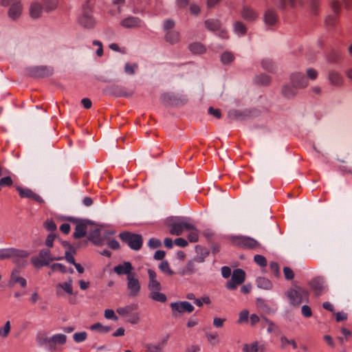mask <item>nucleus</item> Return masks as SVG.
<instances>
[{"label":"nucleus","mask_w":352,"mask_h":352,"mask_svg":"<svg viewBox=\"0 0 352 352\" xmlns=\"http://www.w3.org/2000/svg\"><path fill=\"white\" fill-rule=\"evenodd\" d=\"M10 330V321H8L6 323V324L4 325L3 328L0 330V335L2 337L5 338L8 335Z\"/></svg>","instance_id":"nucleus-63"},{"label":"nucleus","mask_w":352,"mask_h":352,"mask_svg":"<svg viewBox=\"0 0 352 352\" xmlns=\"http://www.w3.org/2000/svg\"><path fill=\"white\" fill-rule=\"evenodd\" d=\"M120 24L125 28H133L141 25V20L138 17L129 16L122 20Z\"/></svg>","instance_id":"nucleus-26"},{"label":"nucleus","mask_w":352,"mask_h":352,"mask_svg":"<svg viewBox=\"0 0 352 352\" xmlns=\"http://www.w3.org/2000/svg\"><path fill=\"white\" fill-rule=\"evenodd\" d=\"M328 78L331 84L333 86L340 87L343 84L344 78L341 74L337 71H329Z\"/></svg>","instance_id":"nucleus-24"},{"label":"nucleus","mask_w":352,"mask_h":352,"mask_svg":"<svg viewBox=\"0 0 352 352\" xmlns=\"http://www.w3.org/2000/svg\"><path fill=\"white\" fill-rule=\"evenodd\" d=\"M74 254H74V252L72 251H66L65 254L66 261L72 265H74V263H76L74 257Z\"/></svg>","instance_id":"nucleus-64"},{"label":"nucleus","mask_w":352,"mask_h":352,"mask_svg":"<svg viewBox=\"0 0 352 352\" xmlns=\"http://www.w3.org/2000/svg\"><path fill=\"white\" fill-rule=\"evenodd\" d=\"M254 82L260 85H268L271 82V78L267 74H258L254 78Z\"/></svg>","instance_id":"nucleus-34"},{"label":"nucleus","mask_w":352,"mask_h":352,"mask_svg":"<svg viewBox=\"0 0 352 352\" xmlns=\"http://www.w3.org/2000/svg\"><path fill=\"white\" fill-rule=\"evenodd\" d=\"M127 287L130 291V295L136 296L138 294L140 285L138 278H135V274L129 275L127 277Z\"/></svg>","instance_id":"nucleus-19"},{"label":"nucleus","mask_w":352,"mask_h":352,"mask_svg":"<svg viewBox=\"0 0 352 352\" xmlns=\"http://www.w3.org/2000/svg\"><path fill=\"white\" fill-rule=\"evenodd\" d=\"M261 66L262 67L270 72H273L276 68L274 63L270 58H263L261 60Z\"/></svg>","instance_id":"nucleus-38"},{"label":"nucleus","mask_w":352,"mask_h":352,"mask_svg":"<svg viewBox=\"0 0 352 352\" xmlns=\"http://www.w3.org/2000/svg\"><path fill=\"white\" fill-rule=\"evenodd\" d=\"M159 268L165 274L170 275L173 274V272L170 269L169 264L166 261H162L159 265Z\"/></svg>","instance_id":"nucleus-48"},{"label":"nucleus","mask_w":352,"mask_h":352,"mask_svg":"<svg viewBox=\"0 0 352 352\" xmlns=\"http://www.w3.org/2000/svg\"><path fill=\"white\" fill-rule=\"evenodd\" d=\"M256 284L259 288L264 289H270L272 287L271 281L264 277H259L256 279Z\"/></svg>","instance_id":"nucleus-37"},{"label":"nucleus","mask_w":352,"mask_h":352,"mask_svg":"<svg viewBox=\"0 0 352 352\" xmlns=\"http://www.w3.org/2000/svg\"><path fill=\"white\" fill-rule=\"evenodd\" d=\"M243 351L245 352H263V349L258 346L257 342H255L244 344Z\"/></svg>","instance_id":"nucleus-39"},{"label":"nucleus","mask_w":352,"mask_h":352,"mask_svg":"<svg viewBox=\"0 0 352 352\" xmlns=\"http://www.w3.org/2000/svg\"><path fill=\"white\" fill-rule=\"evenodd\" d=\"M164 39L170 44H175L179 41V34L177 31H168L166 32Z\"/></svg>","instance_id":"nucleus-32"},{"label":"nucleus","mask_w":352,"mask_h":352,"mask_svg":"<svg viewBox=\"0 0 352 352\" xmlns=\"http://www.w3.org/2000/svg\"><path fill=\"white\" fill-rule=\"evenodd\" d=\"M43 5L47 12H51L57 7L58 0H43Z\"/></svg>","instance_id":"nucleus-42"},{"label":"nucleus","mask_w":352,"mask_h":352,"mask_svg":"<svg viewBox=\"0 0 352 352\" xmlns=\"http://www.w3.org/2000/svg\"><path fill=\"white\" fill-rule=\"evenodd\" d=\"M189 232L188 234V239L190 242H197L199 239V232L198 230L193 226V228L188 230Z\"/></svg>","instance_id":"nucleus-44"},{"label":"nucleus","mask_w":352,"mask_h":352,"mask_svg":"<svg viewBox=\"0 0 352 352\" xmlns=\"http://www.w3.org/2000/svg\"><path fill=\"white\" fill-rule=\"evenodd\" d=\"M12 184V179L10 176L4 177L0 179V186L1 187L11 186Z\"/></svg>","instance_id":"nucleus-53"},{"label":"nucleus","mask_w":352,"mask_h":352,"mask_svg":"<svg viewBox=\"0 0 352 352\" xmlns=\"http://www.w3.org/2000/svg\"><path fill=\"white\" fill-rule=\"evenodd\" d=\"M90 329L91 330H99L102 332H109L111 330V328L108 326H102L100 323L97 322L91 326Z\"/></svg>","instance_id":"nucleus-50"},{"label":"nucleus","mask_w":352,"mask_h":352,"mask_svg":"<svg viewBox=\"0 0 352 352\" xmlns=\"http://www.w3.org/2000/svg\"><path fill=\"white\" fill-rule=\"evenodd\" d=\"M245 278V272L239 268L235 269L232 274L231 279L226 284V287L230 290H234L244 282Z\"/></svg>","instance_id":"nucleus-8"},{"label":"nucleus","mask_w":352,"mask_h":352,"mask_svg":"<svg viewBox=\"0 0 352 352\" xmlns=\"http://www.w3.org/2000/svg\"><path fill=\"white\" fill-rule=\"evenodd\" d=\"M104 92L107 95L113 96L116 97H122L127 96L125 89L117 85H112L106 87L104 89Z\"/></svg>","instance_id":"nucleus-18"},{"label":"nucleus","mask_w":352,"mask_h":352,"mask_svg":"<svg viewBox=\"0 0 352 352\" xmlns=\"http://www.w3.org/2000/svg\"><path fill=\"white\" fill-rule=\"evenodd\" d=\"M246 25L240 21H236L233 23V32L238 36H243L247 32Z\"/></svg>","instance_id":"nucleus-30"},{"label":"nucleus","mask_w":352,"mask_h":352,"mask_svg":"<svg viewBox=\"0 0 352 352\" xmlns=\"http://www.w3.org/2000/svg\"><path fill=\"white\" fill-rule=\"evenodd\" d=\"M42 12V6L39 3L34 2L30 6V15L33 18H38Z\"/></svg>","instance_id":"nucleus-35"},{"label":"nucleus","mask_w":352,"mask_h":352,"mask_svg":"<svg viewBox=\"0 0 352 352\" xmlns=\"http://www.w3.org/2000/svg\"><path fill=\"white\" fill-rule=\"evenodd\" d=\"M87 338L86 332L76 333L74 335V339L76 342L84 341Z\"/></svg>","instance_id":"nucleus-61"},{"label":"nucleus","mask_w":352,"mask_h":352,"mask_svg":"<svg viewBox=\"0 0 352 352\" xmlns=\"http://www.w3.org/2000/svg\"><path fill=\"white\" fill-rule=\"evenodd\" d=\"M31 262L36 268H41L43 266L49 265L47 262L43 261L39 256L32 257L31 258Z\"/></svg>","instance_id":"nucleus-47"},{"label":"nucleus","mask_w":352,"mask_h":352,"mask_svg":"<svg viewBox=\"0 0 352 352\" xmlns=\"http://www.w3.org/2000/svg\"><path fill=\"white\" fill-rule=\"evenodd\" d=\"M72 279L71 278H69L68 281L65 282L63 283H58L56 285V294L58 296H62L64 294V292H66L68 294H73V289H72Z\"/></svg>","instance_id":"nucleus-23"},{"label":"nucleus","mask_w":352,"mask_h":352,"mask_svg":"<svg viewBox=\"0 0 352 352\" xmlns=\"http://www.w3.org/2000/svg\"><path fill=\"white\" fill-rule=\"evenodd\" d=\"M234 59L232 53L230 52H224L221 56V60L223 65H228L231 63Z\"/></svg>","instance_id":"nucleus-41"},{"label":"nucleus","mask_w":352,"mask_h":352,"mask_svg":"<svg viewBox=\"0 0 352 352\" xmlns=\"http://www.w3.org/2000/svg\"><path fill=\"white\" fill-rule=\"evenodd\" d=\"M20 272L19 270H14L10 275L9 280V286L13 287L15 284L19 283L21 287H25L27 285L26 280L20 276Z\"/></svg>","instance_id":"nucleus-21"},{"label":"nucleus","mask_w":352,"mask_h":352,"mask_svg":"<svg viewBox=\"0 0 352 352\" xmlns=\"http://www.w3.org/2000/svg\"><path fill=\"white\" fill-rule=\"evenodd\" d=\"M38 256L44 261L47 262L48 265L54 260H59L60 258L52 257L51 252L48 249H42L38 254Z\"/></svg>","instance_id":"nucleus-33"},{"label":"nucleus","mask_w":352,"mask_h":352,"mask_svg":"<svg viewBox=\"0 0 352 352\" xmlns=\"http://www.w3.org/2000/svg\"><path fill=\"white\" fill-rule=\"evenodd\" d=\"M54 69L51 67L45 65L34 66L26 69V74L34 78H45L51 76Z\"/></svg>","instance_id":"nucleus-7"},{"label":"nucleus","mask_w":352,"mask_h":352,"mask_svg":"<svg viewBox=\"0 0 352 352\" xmlns=\"http://www.w3.org/2000/svg\"><path fill=\"white\" fill-rule=\"evenodd\" d=\"M254 261L261 267H265L267 265L266 258L260 254H256L254 257Z\"/></svg>","instance_id":"nucleus-52"},{"label":"nucleus","mask_w":352,"mask_h":352,"mask_svg":"<svg viewBox=\"0 0 352 352\" xmlns=\"http://www.w3.org/2000/svg\"><path fill=\"white\" fill-rule=\"evenodd\" d=\"M151 298L158 302H165L166 300V296L165 294L159 292L158 291H153L150 294Z\"/></svg>","instance_id":"nucleus-43"},{"label":"nucleus","mask_w":352,"mask_h":352,"mask_svg":"<svg viewBox=\"0 0 352 352\" xmlns=\"http://www.w3.org/2000/svg\"><path fill=\"white\" fill-rule=\"evenodd\" d=\"M165 343V340L162 341L160 344L155 346L152 344L146 345L148 352H162V347Z\"/></svg>","instance_id":"nucleus-49"},{"label":"nucleus","mask_w":352,"mask_h":352,"mask_svg":"<svg viewBox=\"0 0 352 352\" xmlns=\"http://www.w3.org/2000/svg\"><path fill=\"white\" fill-rule=\"evenodd\" d=\"M249 312L247 310H243L239 314V322L243 323L248 321Z\"/></svg>","instance_id":"nucleus-59"},{"label":"nucleus","mask_w":352,"mask_h":352,"mask_svg":"<svg viewBox=\"0 0 352 352\" xmlns=\"http://www.w3.org/2000/svg\"><path fill=\"white\" fill-rule=\"evenodd\" d=\"M1 5L3 7H10L8 16L13 20L19 18L22 12V6L20 0H1Z\"/></svg>","instance_id":"nucleus-6"},{"label":"nucleus","mask_w":352,"mask_h":352,"mask_svg":"<svg viewBox=\"0 0 352 352\" xmlns=\"http://www.w3.org/2000/svg\"><path fill=\"white\" fill-rule=\"evenodd\" d=\"M228 118L232 120L244 121L251 117V113L248 109H231L228 113Z\"/></svg>","instance_id":"nucleus-14"},{"label":"nucleus","mask_w":352,"mask_h":352,"mask_svg":"<svg viewBox=\"0 0 352 352\" xmlns=\"http://www.w3.org/2000/svg\"><path fill=\"white\" fill-rule=\"evenodd\" d=\"M120 238L133 250H139L142 246V237L140 234L124 232L120 234Z\"/></svg>","instance_id":"nucleus-5"},{"label":"nucleus","mask_w":352,"mask_h":352,"mask_svg":"<svg viewBox=\"0 0 352 352\" xmlns=\"http://www.w3.org/2000/svg\"><path fill=\"white\" fill-rule=\"evenodd\" d=\"M170 308H194V307L188 301H182L172 302Z\"/></svg>","instance_id":"nucleus-46"},{"label":"nucleus","mask_w":352,"mask_h":352,"mask_svg":"<svg viewBox=\"0 0 352 352\" xmlns=\"http://www.w3.org/2000/svg\"><path fill=\"white\" fill-rule=\"evenodd\" d=\"M52 342L54 343H58L60 344H63L66 342V336L63 334H58L54 336L52 338Z\"/></svg>","instance_id":"nucleus-51"},{"label":"nucleus","mask_w":352,"mask_h":352,"mask_svg":"<svg viewBox=\"0 0 352 352\" xmlns=\"http://www.w3.org/2000/svg\"><path fill=\"white\" fill-rule=\"evenodd\" d=\"M233 242L234 244L247 249H256L260 246L259 243L253 238L244 236L234 237Z\"/></svg>","instance_id":"nucleus-10"},{"label":"nucleus","mask_w":352,"mask_h":352,"mask_svg":"<svg viewBox=\"0 0 352 352\" xmlns=\"http://www.w3.org/2000/svg\"><path fill=\"white\" fill-rule=\"evenodd\" d=\"M188 48L192 53L195 54H201L206 52V47L200 43H192Z\"/></svg>","instance_id":"nucleus-36"},{"label":"nucleus","mask_w":352,"mask_h":352,"mask_svg":"<svg viewBox=\"0 0 352 352\" xmlns=\"http://www.w3.org/2000/svg\"><path fill=\"white\" fill-rule=\"evenodd\" d=\"M148 286L152 292H156L160 289V284L156 279L150 280Z\"/></svg>","instance_id":"nucleus-62"},{"label":"nucleus","mask_w":352,"mask_h":352,"mask_svg":"<svg viewBox=\"0 0 352 352\" xmlns=\"http://www.w3.org/2000/svg\"><path fill=\"white\" fill-rule=\"evenodd\" d=\"M51 269L52 271L59 270L62 273H65L67 272V267L64 265L58 263L52 264L51 265Z\"/></svg>","instance_id":"nucleus-55"},{"label":"nucleus","mask_w":352,"mask_h":352,"mask_svg":"<svg viewBox=\"0 0 352 352\" xmlns=\"http://www.w3.org/2000/svg\"><path fill=\"white\" fill-rule=\"evenodd\" d=\"M165 224L170 228V233L179 236L184 230L193 228V226L187 221L184 217H169L165 221Z\"/></svg>","instance_id":"nucleus-1"},{"label":"nucleus","mask_w":352,"mask_h":352,"mask_svg":"<svg viewBox=\"0 0 352 352\" xmlns=\"http://www.w3.org/2000/svg\"><path fill=\"white\" fill-rule=\"evenodd\" d=\"M330 6L333 14L328 16L325 20V22L328 26L333 27L336 23L340 12V5L339 0H331Z\"/></svg>","instance_id":"nucleus-11"},{"label":"nucleus","mask_w":352,"mask_h":352,"mask_svg":"<svg viewBox=\"0 0 352 352\" xmlns=\"http://www.w3.org/2000/svg\"><path fill=\"white\" fill-rule=\"evenodd\" d=\"M323 284V279L320 277H317L313 279L309 283L310 287L313 290H314L316 295H320L321 294V292L324 288Z\"/></svg>","instance_id":"nucleus-27"},{"label":"nucleus","mask_w":352,"mask_h":352,"mask_svg":"<svg viewBox=\"0 0 352 352\" xmlns=\"http://www.w3.org/2000/svg\"><path fill=\"white\" fill-rule=\"evenodd\" d=\"M138 67V65L137 63L131 65L130 63H126L124 65V72L128 75H134Z\"/></svg>","instance_id":"nucleus-45"},{"label":"nucleus","mask_w":352,"mask_h":352,"mask_svg":"<svg viewBox=\"0 0 352 352\" xmlns=\"http://www.w3.org/2000/svg\"><path fill=\"white\" fill-rule=\"evenodd\" d=\"M291 82L298 89H304L309 85L307 78L300 72H294L290 76Z\"/></svg>","instance_id":"nucleus-13"},{"label":"nucleus","mask_w":352,"mask_h":352,"mask_svg":"<svg viewBox=\"0 0 352 352\" xmlns=\"http://www.w3.org/2000/svg\"><path fill=\"white\" fill-rule=\"evenodd\" d=\"M197 255L194 258V261L197 263H202L204 261V259L208 256L209 251L208 249L197 247L196 248Z\"/></svg>","instance_id":"nucleus-29"},{"label":"nucleus","mask_w":352,"mask_h":352,"mask_svg":"<svg viewBox=\"0 0 352 352\" xmlns=\"http://www.w3.org/2000/svg\"><path fill=\"white\" fill-rule=\"evenodd\" d=\"M148 246L152 249L160 248L162 245L161 241L155 238L149 239L148 243Z\"/></svg>","instance_id":"nucleus-54"},{"label":"nucleus","mask_w":352,"mask_h":352,"mask_svg":"<svg viewBox=\"0 0 352 352\" xmlns=\"http://www.w3.org/2000/svg\"><path fill=\"white\" fill-rule=\"evenodd\" d=\"M287 295L291 304L294 306H298L307 300L309 297V292L300 287L294 285L287 292Z\"/></svg>","instance_id":"nucleus-3"},{"label":"nucleus","mask_w":352,"mask_h":352,"mask_svg":"<svg viewBox=\"0 0 352 352\" xmlns=\"http://www.w3.org/2000/svg\"><path fill=\"white\" fill-rule=\"evenodd\" d=\"M206 28L212 32H217L221 27V23L217 19H208L205 21Z\"/></svg>","instance_id":"nucleus-31"},{"label":"nucleus","mask_w":352,"mask_h":352,"mask_svg":"<svg viewBox=\"0 0 352 352\" xmlns=\"http://www.w3.org/2000/svg\"><path fill=\"white\" fill-rule=\"evenodd\" d=\"M283 273H284L285 278L287 280H292L294 277V272L289 267H284Z\"/></svg>","instance_id":"nucleus-57"},{"label":"nucleus","mask_w":352,"mask_h":352,"mask_svg":"<svg viewBox=\"0 0 352 352\" xmlns=\"http://www.w3.org/2000/svg\"><path fill=\"white\" fill-rule=\"evenodd\" d=\"M263 20L266 28L272 30L278 22V16L274 9L268 8L263 13Z\"/></svg>","instance_id":"nucleus-9"},{"label":"nucleus","mask_w":352,"mask_h":352,"mask_svg":"<svg viewBox=\"0 0 352 352\" xmlns=\"http://www.w3.org/2000/svg\"><path fill=\"white\" fill-rule=\"evenodd\" d=\"M78 22L81 27L85 29H93L96 26V21L87 3L83 6L82 12L78 17Z\"/></svg>","instance_id":"nucleus-4"},{"label":"nucleus","mask_w":352,"mask_h":352,"mask_svg":"<svg viewBox=\"0 0 352 352\" xmlns=\"http://www.w3.org/2000/svg\"><path fill=\"white\" fill-rule=\"evenodd\" d=\"M160 100L165 106L178 107L186 104L188 98L184 94L167 92L161 95Z\"/></svg>","instance_id":"nucleus-2"},{"label":"nucleus","mask_w":352,"mask_h":352,"mask_svg":"<svg viewBox=\"0 0 352 352\" xmlns=\"http://www.w3.org/2000/svg\"><path fill=\"white\" fill-rule=\"evenodd\" d=\"M175 27V22L171 19H166L164 22L163 28L166 32L172 31L171 30Z\"/></svg>","instance_id":"nucleus-56"},{"label":"nucleus","mask_w":352,"mask_h":352,"mask_svg":"<svg viewBox=\"0 0 352 352\" xmlns=\"http://www.w3.org/2000/svg\"><path fill=\"white\" fill-rule=\"evenodd\" d=\"M118 313L131 324H135L139 321V314L133 311V309H118Z\"/></svg>","instance_id":"nucleus-15"},{"label":"nucleus","mask_w":352,"mask_h":352,"mask_svg":"<svg viewBox=\"0 0 352 352\" xmlns=\"http://www.w3.org/2000/svg\"><path fill=\"white\" fill-rule=\"evenodd\" d=\"M87 223L80 222L76 226L73 236L75 239H80L86 235Z\"/></svg>","instance_id":"nucleus-28"},{"label":"nucleus","mask_w":352,"mask_h":352,"mask_svg":"<svg viewBox=\"0 0 352 352\" xmlns=\"http://www.w3.org/2000/svg\"><path fill=\"white\" fill-rule=\"evenodd\" d=\"M44 228L47 230L51 231V232H53L56 230V226L55 223L52 220H47L44 223Z\"/></svg>","instance_id":"nucleus-58"},{"label":"nucleus","mask_w":352,"mask_h":352,"mask_svg":"<svg viewBox=\"0 0 352 352\" xmlns=\"http://www.w3.org/2000/svg\"><path fill=\"white\" fill-rule=\"evenodd\" d=\"M298 88L292 82L285 85L282 88V94L287 98H293L298 94Z\"/></svg>","instance_id":"nucleus-25"},{"label":"nucleus","mask_w":352,"mask_h":352,"mask_svg":"<svg viewBox=\"0 0 352 352\" xmlns=\"http://www.w3.org/2000/svg\"><path fill=\"white\" fill-rule=\"evenodd\" d=\"M133 270V267L131 263L129 261L123 262L121 264H119L114 267L113 271L118 275H124L126 274L127 277L129 275H134L135 273H132L131 271Z\"/></svg>","instance_id":"nucleus-16"},{"label":"nucleus","mask_w":352,"mask_h":352,"mask_svg":"<svg viewBox=\"0 0 352 352\" xmlns=\"http://www.w3.org/2000/svg\"><path fill=\"white\" fill-rule=\"evenodd\" d=\"M16 190L18 191L21 197L32 199L38 203H42L43 201L41 197L29 188H23L20 186H17Z\"/></svg>","instance_id":"nucleus-17"},{"label":"nucleus","mask_w":352,"mask_h":352,"mask_svg":"<svg viewBox=\"0 0 352 352\" xmlns=\"http://www.w3.org/2000/svg\"><path fill=\"white\" fill-rule=\"evenodd\" d=\"M89 240L91 241L94 243L99 245L100 243V230L95 229L91 232L88 236Z\"/></svg>","instance_id":"nucleus-40"},{"label":"nucleus","mask_w":352,"mask_h":352,"mask_svg":"<svg viewBox=\"0 0 352 352\" xmlns=\"http://www.w3.org/2000/svg\"><path fill=\"white\" fill-rule=\"evenodd\" d=\"M240 14L241 18L249 23L256 21L258 18V12L249 6H243Z\"/></svg>","instance_id":"nucleus-12"},{"label":"nucleus","mask_w":352,"mask_h":352,"mask_svg":"<svg viewBox=\"0 0 352 352\" xmlns=\"http://www.w3.org/2000/svg\"><path fill=\"white\" fill-rule=\"evenodd\" d=\"M307 78L314 80L317 78L318 72L316 69L313 68H309L307 69Z\"/></svg>","instance_id":"nucleus-60"},{"label":"nucleus","mask_w":352,"mask_h":352,"mask_svg":"<svg viewBox=\"0 0 352 352\" xmlns=\"http://www.w3.org/2000/svg\"><path fill=\"white\" fill-rule=\"evenodd\" d=\"M26 254L14 248L0 249V260L10 258L12 256H25Z\"/></svg>","instance_id":"nucleus-20"},{"label":"nucleus","mask_w":352,"mask_h":352,"mask_svg":"<svg viewBox=\"0 0 352 352\" xmlns=\"http://www.w3.org/2000/svg\"><path fill=\"white\" fill-rule=\"evenodd\" d=\"M280 10H284L287 6L295 8L297 5H301L303 0H272Z\"/></svg>","instance_id":"nucleus-22"}]
</instances>
